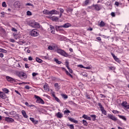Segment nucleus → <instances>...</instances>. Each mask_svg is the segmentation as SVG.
<instances>
[{"mask_svg": "<svg viewBox=\"0 0 129 129\" xmlns=\"http://www.w3.org/2000/svg\"><path fill=\"white\" fill-rule=\"evenodd\" d=\"M100 96H101V98H106V96L104 95V94H100Z\"/></svg>", "mask_w": 129, "mask_h": 129, "instance_id": "nucleus-54", "label": "nucleus"}, {"mask_svg": "<svg viewBox=\"0 0 129 129\" xmlns=\"http://www.w3.org/2000/svg\"><path fill=\"white\" fill-rule=\"evenodd\" d=\"M52 97L55 99L56 102L60 103V99L56 96L55 94H52Z\"/></svg>", "mask_w": 129, "mask_h": 129, "instance_id": "nucleus-19", "label": "nucleus"}, {"mask_svg": "<svg viewBox=\"0 0 129 129\" xmlns=\"http://www.w3.org/2000/svg\"><path fill=\"white\" fill-rule=\"evenodd\" d=\"M48 49L50 50H53L54 48H53V47L52 46H49L48 47Z\"/></svg>", "mask_w": 129, "mask_h": 129, "instance_id": "nucleus-49", "label": "nucleus"}, {"mask_svg": "<svg viewBox=\"0 0 129 129\" xmlns=\"http://www.w3.org/2000/svg\"><path fill=\"white\" fill-rule=\"evenodd\" d=\"M56 52L59 54H60L62 56H63L64 57H68L69 56V54L67 53L64 50H62L60 48H57L56 49Z\"/></svg>", "mask_w": 129, "mask_h": 129, "instance_id": "nucleus-2", "label": "nucleus"}, {"mask_svg": "<svg viewBox=\"0 0 129 129\" xmlns=\"http://www.w3.org/2000/svg\"><path fill=\"white\" fill-rule=\"evenodd\" d=\"M0 52L7 53V50L0 48Z\"/></svg>", "mask_w": 129, "mask_h": 129, "instance_id": "nucleus-40", "label": "nucleus"}, {"mask_svg": "<svg viewBox=\"0 0 129 129\" xmlns=\"http://www.w3.org/2000/svg\"><path fill=\"white\" fill-rule=\"evenodd\" d=\"M29 107L36 108V106L35 105H29Z\"/></svg>", "mask_w": 129, "mask_h": 129, "instance_id": "nucleus-63", "label": "nucleus"}, {"mask_svg": "<svg viewBox=\"0 0 129 129\" xmlns=\"http://www.w3.org/2000/svg\"><path fill=\"white\" fill-rule=\"evenodd\" d=\"M21 112H22V115L23 116V117L24 118H28V115L26 113V111H24V110H22V111Z\"/></svg>", "mask_w": 129, "mask_h": 129, "instance_id": "nucleus-18", "label": "nucleus"}, {"mask_svg": "<svg viewBox=\"0 0 129 129\" xmlns=\"http://www.w3.org/2000/svg\"><path fill=\"white\" fill-rule=\"evenodd\" d=\"M70 26L69 23H66L63 25L56 26V29L58 30H61V28H68Z\"/></svg>", "mask_w": 129, "mask_h": 129, "instance_id": "nucleus-5", "label": "nucleus"}, {"mask_svg": "<svg viewBox=\"0 0 129 129\" xmlns=\"http://www.w3.org/2000/svg\"><path fill=\"white\" fill-rule=\"evenodd\" d=\"M56 116L58 118H61L63 117L61 113H60V112H58V113H56Z\"/></svg>", "mask_w": 129, "mask_h": 129, "instance_id": "nucleus-20", "label": "nucleus"}, {"mask_svg": "<svg viewBox=\"0 0 129 129\" xmlns=\"http://www.w3.org/2000/svg\"><path fill=\"white\" fill-rule=\"evenodd\" d=\"M30 35L31 36H33V37H37L39 36V30H38V29H33L31 31Z\"/></svg>", "mask_w": 129, "mask_h": 129, "instance_id": "nucleus-3", "label": "nucleus"}, {"mask_svg": "<svg viewBox=\"0 0 129 129\" xmlns=\"http://www.w3.org/2000/svg\"><path fill=\"white\" fill-rule=\"evenodd\" d=\"M35 98L37 99L36 101V102L38 104H44L45 102L44 101V100L43 99L41 98L40 96L35 95Z\"/></svg>", "mask_w": 129, "mask_h": 129, "instance_id": "nucleus-4", "label": "nucleus"}, {"mask_svg": "<svg viewBox=\"0 0 129 129\" xmlns=\"http://www.w3.org/2000/svg\"><path fill=\"white\" fill-rule=\"evenodd\" d=\"M11 30H12V31H14V32H17V31H18V30H17V29H16V28H14V27H12V28Z\"/></svg>", "mask_w": 129, "mask_h": 129, "instance_id": "nucleus-53", "label": "nucleus"}, {"mask_svg": "<svg viewBox=\"0 0 129 129\" xmlns=\"http://www.w3.org/2000/svg\"><path fill=\"white\" fill-rule=\"evenodd\" d=\"M91 117L92 118V120L93 121H95L96 120V115H90Z\"/></svg>", "mask_w": 129, "mask_h": 129, "instance_id": "nucleus-38", "label": "nucleus"}, {"mask_svg": "<svg viewBox=\"0 0 129 129\" xmlns=\"http://www.w3.org/2000/svg\"><path fill=\"white\" fill-rule=\"evenodd\" d=\"M29 107L36 108V106L35 105H29Z\"/></svg>", "mask_w": 129, "mask_h": 129, "instance_id": "nucleus-62", "label": "nucleus"}, {"mask_svg": "<svg viewBox=\"0 0 129 129\" xmlns=\"http://www.w3.org/2000/svg\"><path fill=\"white\" fill-rule=\"evenodd\" d=\"M26 6H31L33 7V4H31L30 3H27L25 4Z\"/></svg>", "mask_w": 129, "mask_h": 129, "instance_id": "nucleus-51", "label": "nucleus"}, {"mask_svg": "<svg viewBox=\"0 0 129 129\" xmlns=\"http://www.w3.org/2000/svg\"><path fill=\"white\" fill-rule=\"evenodd\" d=\"M43 88L45 90H48V89H49L47 85H45L43 86Z\"/></svg>", "mask_w": 129, "mask_h": 129, "instance_id": "nucleus-44", "label": "nucleus"}, {"mask_svg": "<svg viewBox=\"0 0 129 129\" xmlns=\"http://www.w3.org/2000/svg\"><path fill=\"white\" fill-rule=\"evenodd\" d=\"M63 69H64L67 75L73 78L72 75L66 69L63 68Z\"/></svg>", "mask_w": 129, "mask_h": 129, "instance_id": "nucleus-25", "label": "nucleus"}, {"mask_svg": "<svg viewBox=\"0 0 129 129\" xmlns=\"http://www.w3.org/2000/svg\"><path fill=\"white\" fill-rule=\"evenodd\" d=\"M5 121H7L8 122H15V120H14V119H13V118H10V117H6L5 118Z\"/></svg>", "mask_w": 129, "mask_h": 129, "instance_id": "nucleus-12", "label": "nucleus"}, {"mask_svg": "<svg viewBox=\"0 0 129 129\" xmlns=\"http://www.w3.org/2000/svg\"><path fill=\"white\" fill-rule=\"evenodd\" d=\"M115 69V68L114 67L111 66V67H109V70H114Z\"/></svg>", "mask_w": 129, "mask_h": 129, "instance_id": "nucleus-43", "label": "nucleus"}, {"mask_svg": "<svg viewBox=\"0 0 129 129\" xmlns=\"http://www.w3.org/2000/svg\"><path fill=\"white\" fill-rule=\"evenodd\" d=\"M82 122H83V124L84 125L86 126L88 125V123H87V121H86V120H83Z\"/></svg>", "mask_w": 129, "mask_h": 129, "instance_id": "nucleus-39", "label": "nucleus"}, {"mask_svg": "<svg viewBox=\"0 0 129 129\" xmlns=\"http://www.w3.org/2000/svg\"><path fill=\"white\" fill-rule=\"evenodd\" d=\"M111 55L113 57V59L117 62H119V59L116 57V56L115 55L114 53L112 52H111Z\"/></svg>", "mask_w": 129, "mask_h": 129, "instance_id": "nucleus-16", "label": "nucleus"}, {"mask_svg": "<svg viewBox=\"0 0 129 129\" xmlns=\"http://www.w3.org/2000/svg\"><path fill=\"white\" fill-rule=\"evenodd\" d=\"M69 104L72 105H76V103H75L73 101H69Z\"/></svg>", "mask_w": 129, "mask_h": 129, "instance_id": "nucleus-41", "label": "nucleus"}, {"mask_svg": "<svg viewBox=\"0 0 129 129\" xmlns=\"http://www.w3.org/2000/svg\"><path fill=\"white\" fill-rule=\"evenodd\" d=\"M54 87L55 88V89H57V90L60 89V88H59V84H58V83L54 84Z\"/></svg>", "mask_w": 129, "mask_h": 129, "instance_id": "nucleus-34", "label": "nucleus"}, {"mask_svg": "<svg viewBox=\"0 0 129 129\" xmlns=\"http://www.w3.org/2000/svg\"><path fill=\"white\" fill-rule=\"evenodd\" d=\"M37 75H38V73H35V72L32 73V76L33 77H36V76H37Z\"/></svg>", "mask_w": 129, "mask_h": 129, "instance_id": "nucleus-50", "label": "nucleus"}, {"mask_svg": "<svg viewBox=\"0 0 129 129\" xmlns=\"http://www.w3.org/2000/svg\"><path fill=\"white\" fill-rule=\"evenodd\" d=\"M28 60H29V61H32V60H33V57H32V56H29V57H28Z\"/></svg>", "mask_w": 129, "mask_h": 129, "instance_id": "nucleus-60", "label": "nucleus"}, {"mask_svg": "<svg viewBox=\"0 0 129 129\" xmlns=\"http://www.w3.org/2000/svg\"><path fill=\"white\" fill-rule=\"evenodd\" d=\"M27 16H32V12H31V11H27Z\"/></svg>", "mask_w": 129, "mask_h": 129, "instance_id": "nucleus-46", "label": "nucleus"}, {"mask_svg": "<svg viewBox=\"0 0 129 129\" xmlns=\"http://www.w3.org/2000/svg\"><path fill=\"white\" fill-rule=\"evenodd\" d=\"M78 67L84 69V67L82 64H78Z\"/></svg>", "mask_w": 129, "mask_h": 129, "instance_id": "nucleus-56", "label": "nucleus"}, {"mask_svg": "<svg viewBox=\"0 0 129 129\" xmlns=\"http://www.w3.org/2000/svg\"><path fill=\"white\" fill-rule=\"evenodd\" d=\"M120 118L122 119V120L124 121H126V119L124 116H122L121 115H118V116Z\"/></svg>", "mask_w": 129, "mask_h": 129, "instance_id": "nucleus-33", "label": "nucleus"}, {"mask_svg": "<svg viewBox=\"0 0 129 129\" xmlns=\"http://www.w3.org/2000/svg\"><path fill=\"white\" fill-rule=\"evenodd\" d=\"M67 126H69L70 127V129H74V126L73 125V124H71V125H69V124H67Z\"/></svg>", "mask_w": 129, "mask_h": 129, "instance_id": "nucleus-37", "label": "nucleus"}, {"mask_svg": "<svg viewBox=\"0 0 129 129\" xmlns=\"http://www.w3.org/2000/svg\"><path fill=\"white\" fill-rule=\"evenodd\" d=\"M14 114H15V116H13L15 118V119L16 120H19V119H20V117L19 116V115H18V114H17V113H16V112H11V114L13 115Z\"/></svg>", "mask_w": 129, "mask_h": 129, "instance_id": "nucleus-14", "label": "nucleus"}, {"mask_svg": "<svg viewBox=\"0 0 129 129\" xmlns=\"http://www.w3.org/2000/svg\"><path fill=\"white\" fill-rule=\"evenodd\" d=\"M6 79L8 81V82H9L11 83L16 82V79H15L10 76H6Z\"/></svg>", "mask_w": 129, "mask_h": 129, "instance_id": "nucleus-8", "label": "nucleus"}, {"mask_svg": "<svg viewBox=\"0 0 129 129\" xmlns=\"http://www.w3.org/2000/svg\"><path fill=\"white\" fill-rule=\"evenodd\" d=\"M108 117L114 121H116L117 120V118L115 117V116L111 115V114H108Z\"/></svg>", "mask_w": 129, "mask_h": 129, "instance_id": "nucleus-11", "label": "nucleus"}, {"mask_svg": "<svg viewBox=\"0 0 129 129\" xmlns=\"http://www.w3.org/2000/svg\"><path fill=\"white\" fill-rule=\"evenodd\" d=\"M63 69H64L67 75L73 78L72 75L66 69L63 68Z\"/></svg>", "mask_w": 129, "mask_h": 129, "instance_id": "nucleus-27", "label": "nucleus"}, {"mask_svg": "<svg viewBox=\"0 0 129 129\" xmlns=\"http://www.w3.org/2000/svg\"><path fill=\"white\" fill-rule=\"evenodd\" d=\"M62 97L64 98V99H67L68 98V96L66 94H63Z\"/></svg>", "mask_w": 129, "mask_h": 129, "instance_id": "nucleus-57", "label": "nucleus"}, {"mask_svg": "<svg viewBox=\"0 0 129 129\" xmlns=\"http://www.w3.org/2000/svg\"><path fill=\"white\" fill-rule=\"evenodd\" d=\"M86 98H87V99H91V97H90L89 94H86Z\"/></svg>", "mask_w": 129, "mask_h": 129, "instance_id": "nucleus-52", "label": "nucleus"}, {"mask_svg": "<svg viewBox=\"0 0 129 129\" xmlns=\"http://www.w3.org/2000/svg\"><path fill=\"white\" fill-rule=\"evenodd\" d=\"M68 70L69 71V72H70V73H71V74L73 73V71H72V70L71 69H70V68H68Z\"/></svg>", "mask_w": 129, "mask_h": 129, "instance_id": "nucleus-64", "label": "nucleus"}, {"mask_svg": "<svg viewBox=\"0 0 129 129\" xmlns=\"http://www.w3.org/2000/svg\"><path fill=\"white\" fill-rule=\"evenodd\" d=\"M82 118L88 120H91L90 117H89V116H87V115H85V114L83 115Z\"/></svg>", "mask_w": 129, "mask_h": 129, "instance_id": "nucleus-17", "label": "nucleus"}, {"mask_svg": "<svg viewBox=\"0 0 129 129\" xmlns=\"http://www.w3.org/2000/svg\"><path fill=\"white\" fill-rule=\"evenodd\" d=\"M17 75L21 80L27 79V74L24 72H18L17 73Z\"/></svg>", "mask_w": 129, "mask_h": 129, "instance_id": "nucleus-1", "label": "nucleus"}, {"mask_svg": "<svg viewBox=\"0 0 129 129\" xmlns=\"http://www.w3.org/2000/svg\"><path fill=\"white\" fill-rule=\"evenodd\" d=\"M69 119L70 121L75 123H78V121H77L76 120H75V119H73V118H70V117H69Z\"/></svg>", "mask_w": 129, "mask_h": 129, "instance_id": "nucleus-22", "label": "nucleus"}, {"mask_svg": "<svg viewBox=\"0 0 129 129\" xmlns=\"http://www.w3.org/2000/svg\"><path fill=\"white\" fill-rule=\"evenodd\" d=\"M36 61L38 63H42L43 62V60L39 57L36 58Z\"/></svg>", "mask_w": 129, "mask_h": 129, "instance_id": "nucleus-31", "label": "nucleus"}, {"mask_svg": "<svg viewBox=\"0 0 129 129\" xmlns=\"http://www.w3.org/2000/svg\"><path fill=\"white\" fill-rule=\"evenodd\" d=\"M25 68H26V69H29V64H28V63H25Z\"/></svg>", "mask_w": 129, "mask_h": 129, "instance_id": "nucleus-58", "label": "nucleus"}, {"mask_svg": "<svg viewBox=\"0 0 129 129\" xmlns=\"http://www.w3.org/2000/svg\"><path fill=\"white\" fill-rule=\"evenodd\" d=\"M121 106L126 109H129V105L127 101H123L121 103Z\"/></svg>", "mask_w": 129, "mask_h": 129, "instance_id": "nucleus-9", "label": "nucleus"}, {"mask_svg": "<svg viewBox=\"0 0 129 129\" xmlns=\"http://www.w3.org/2000/svg\"><path fill=\"white\" fill-rule=\"evenodd\" d=\"M30 120L34 124H37L38 121H36L34 118H30Z\"/></svg>", "mask_w": 129, "mask_h": 129, "instance_id": "nucleus-23", "label": "nucleus"}, {"mask_svg": "<svg viewBox=\"0 0 129 129\" xmlns=\"http://www.w3.org/2000/svg\"><path fill=\"white\" fill-rule=\"evenodd\" d=\"M25 88L26 89L29 90V89H30V86H29L28 85H26V86H25Z\"/></svg>", "mask_w": 129, "mask_h": 129, "instance_id": "nucleus-61", "label": "nucleus"}, {"mask_svg": "<svg viewBox=\"0 0 129 129\" xmlns=\"http://www.w3.org/2000/svg\"><path fill=\"white\" fill-rule=\"evenodd\" d=\"M54 61L57 64H61V61L59 60L58 59L54 58Z\"/></svg>", "mask_w": 129, "mask_h": 129, "instance_id": "nucleus-32", "label": "nucleus"}, {"mask_svg": "<svg viewBox=\"0 0 129 129\" xmlns=\"http://www.w3.org/2000/svg\"><path fill=\"white\" fill-rule=\"evenodd\" d=\"M2 7H4V8H6L7 4L5 2H3V3H2Z\"/></svg>", "mask_w": 129, "mask_h": 129, "instance_id": "nucleus-45", "label": "nucleus"}, {"mask_svg": "<svg viewBox=\"0 0 129 129\" xmlns=\"http://www.w3.org/2000/svg\"><path fill=\"white\" fill-rule=\"evenodd\" d=\"M63 69H64L67 75L73 78L72 75L66 69L63 68Z\"/></svg>", "mask_w": 129, "mask_h": 129, "instance_id": "nucleus-26", "label": "nucleus"}, {"mask_svg": "<svg viewBox=\"0 0 129 129\" xmlns=\"http://www.w3.org/2000/svg\"><path fill=\"white\" fill-rule=\"evenodd\" d=\"M3 91L6 94H8V93H9V92H10V91L9 90V89H8L7 88H3Z\"/></svg>", "mask_w": 129, "mask_h": 129, "instance_id": "nucleus-35", "label": "nucleus"}, {"mask_svg": "<svg viewBox=\"0 0 129 129\" xmlns=\"http://www.w3.org/2000/svg\"><path fill=\"white\" fill-rule=\"evenodd\" d=\"M31 26L35 28H40V24L36 22L31 23Z\"/></svg>", "mask_w": 129, "mask_h": 129, "instance_id": "nucleus-7", "label": "nucleus"}, {"mask_svg": "<svg viewBox=\"0 0 129 129\" xmlns=\"http://www.w3.org/2000/svg\"><path fill=\"white\" fill-rule=\"evenodd\" d=\"M49 15L51 16L53 15H59V12L56 10H52L51 11H49Z\"/></svg>", "mask_w": 129, "mask_h": 129, "instance_id": "nucleus-10", "label": "nucleus"}, {"mask_svg": "<svg viewBox=\"0 0 129 129\" xmlns=\"http://www.w3.org/2000/svg\"><path fill=\"white\" fill-rule=\"evenodd\" d=\"M94 7L95 8V9L97 11H99L100 10V7L98 5H95L94 6Z\"/></svg>", "mask_w": 129, "mask_h": 129, "instance_id": "nucleus-21", "label": "nucleus"}, {"mask_svg": "<svg viewBox=\"0 0 129 129\" xmlns=\"http://www.w3.org/2000/svg\"><path fill=\"white\" fill-rule=\"evenodd\" d=\"M106 25V23H105L103 21H101L100 22L98 23V26L100 27H104Z\"/></svg>", "mask_w": 129, "mask_h": 129, "instance_id": "nucleus-13", "label": "nucleus"}, {"mask_svg": "<svg viewBox=\"0 0 129 129\" xmlns=\"http://www.w3.org/2000/svg\"><path fill=\"white\" fill-rule=\"evenodd\" d=\"M98 106H99V107L100 108V110L102 112V113L105 115H106L107 112H106V111H105V110H104L103 106H102V105L100 103H98Z\"/></svg>", "mask_w": 129, "mask_h": 129, "instance_id": "nucleus-6", "label": "nucleus"}, {"mask_svg": "<svg viewBox=\"0 0 129 129\" xmlns=\"http://www.w3.org/2000/svg\"><path fill=\"white\" fill-rule=\"evenodd\" d=\"M67 13H70V12H73V9H67Z\"/></svg>", "mask_w": 129, "mask_h": 129, "instance_id": "nucleus-47", "label": "nucleus"}, {"mask_svg": "<svg viewBox=\"0 0 129 129\" xmlns=\"http://www.w3.org/2000/svg\"><path fill=\"white\" fill-rule=\"evenodd\" d=\"M111 16L112 17H115V15L114 12H111Z\"/></svg>", "mask_w": 129, "mask_h": 129, "instance_id": "nucleus-59", "label": "nucleus"}, {"mask_svg": "<svg viewBox=\"0 0 129 129\" xmlns=\"http://www.w3.org/2000/svg\"><path fill=\"white\" fill-rule=\"evenodd\" d=\"M63 69H64L67 75L73 78L72 75L66 69L63 68Z\"/></svg>", "mask_w": 129, "mask_h": 129, "instance_id": "nucleus-24", "label": "nucleus"}, {"mask_svg": "<svg viewBox=\"0 0 129 129\" xmlns=\"http://www.w3.org/2000/svg\"><path fill=\"white\" fill-rule=\"evenodd\" d=\"M59 10L60 11L59 18H61L62 14L63 13L64 10L62 8H59Z\"/></svg>", "mask_w": 129, "mask_h": 129, "instance_id": "nucleus-29", "label": "nucleus"}, {"mask_svg": "<svg viewBox=\"0 0 129 129\" xmlns=\"http://www.w3.org/2000/svg\"><path fill=\"white\" fill-rule=\"evenodd\" d=\"M112 112H113L114 114L118 113V111H117L116 110H112Z\"/></svg>", "mask_w": 129, "mask_h": 129, "instance_id": "nucleus-55", "label": "nucleus"}, {"mask_svg": "<svg viewBox=\"0 0 129 129\" xmlns=\"http://www.w3.org/2000/svg\"><path fill=\"white\" fill-rule=\"evenodd\" d=\"M71 112L69 111V110H66L64 111L63 113L66 114V115H69V113H70Z\"/></svg>", "mask_w": 129, "mask_h": 129, "instance_id": "nucleus-36", "label": "nucleus"}, {"mask_svg": "<svg viewBox=\"0 0 129 129\" xmlns=\"http://www.w3.org/2000/svg\"><path fill=\"white\" fill-rule=\"evenodd\" d=\"M7 97L6 96V93L5 92L0 91V98L5 99Z\"/></svg>", "mask_w": 129, "mask_h": 129, "instance_id": "nucleus-15", "label": "nucleus"}, {"mask_svg": "<svg viewBox=\"0 0 129 129\" xmlns=\"http://www.w3.org/2000/svg\"><path fill=\"white\" fill-rule=\"evenodd\" d=\"M92 0H86L85 1V5H88L89 3H90L91 2Z\"/></svg>", "mask_w": 129, "mask_h": 129, "instance_id": "nucleus-42", "label": "nucleus"}, {"mask_svg": "<svg viewBox=\"0 0 129 129\" xmlns=\"http://www.w3.org/2000/svg\"><path fill=\"white\" fill-rule=\"evenodd\" d=\"M63 69H64L67 75L73 78L72 75L66 69L63 68Z\"/></svg>", "mask_w": 129, "mask_h": 129, "instance_id": "nucleus-28", "label": "nucleus"}, {"mask_svg": "<svg viewBox=\"0 0 129 129\" xmlns=\"http://www.w3.org/2000/svg\"><path fill=\"white\" fill-rule=\"evenodd\" d=\"M43 13L44 15H50V11H48V10L44 9L43 11Z\"/></svg>", "mask_w": 129, "mask_h": 129, "instance_id": "nucleus-30", "label": "nucleus"}, {"mask_svg": "<svg viewBox=\"0 0 129 129\" xmlns=\"http://www.w3.org/2000/svg\"><path fill=\"white\" fill-rule=\"evenodd\" d=\"M65 63H66V66L68 68V69H69V62L68 61H66Z\"/></svg>", "mask_w": 129, "mask_h": 129, "instance_id": "nucleus-48", "label": "nucleus"}]
</instances>
